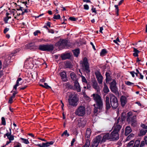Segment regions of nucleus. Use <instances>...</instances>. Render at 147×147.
Here are the masks:
<instances>
[{
    "label": "nucleus",
    "mask_w": 147,
    "mask_h": 147,
    "mask_svg": "<svg viewBox=\"0 0 147 147\" xmlns=\"http://www.w3.org/2000/svg\"><path fill=\"white\" fill-rule=\"evenodd\" d=\"M69 134L67 133V130H65L61 134V136L63 137H67L69 136Z\"/></svg>",
    "instance_id": "nucleus-37"
},
{
    "label": "nucleus",
    "mask_w": 147,
    "mask_h": 147,
    "mask_svg": "<svg viewBox=\"0 0 147 147\" xmlns=\"http://www.w3.org/2000/svg\"><path fill=\"white\" fill-rule=\"evenodd\" d=\"M74 86L76 89L77 91L78 92H80L81 91V88L79 85V84L78 81H76L74 82Z\"/></svg>",
    "instance_id": "nucleus-23"
},
{
    "label": "nucleus",
    "mask_w": 147,
    "mask_h": 147,
    "mask_svg": "<svg viewBox=\"0 0 147 147\" xmlns=\"http://www.w3.org/2000/svg\"><path fill=\"white\" fill-rule=\"evenodd\" d=\"M9 29L8 28H5L4 30V33L5 34L8 31H9Z\"/></svg>",
    "instance_id": "nucleus-62"
},
{
    "label": "nucleus",
    "mask_w": 147,
    "mask_h": 147,
    "mask_svg": "<svg viewBox=\"0 0 147 147\" xmlns=\"http://www.w3.org/2000/svg\"><path fill=\"white\" fill-rule=\"evenodd\" d=\"M75 141V139L74 138L72 139V141H71V146H73L74 144V143Z\"/></svg>",
    "instance_id": "nucleus-63"
},
{
    "label": "nucleus",
    "mask_w": 147,
    "mask_h": 147,
    "mask_svg": "<svg viewBox=\"0 0 147 147\" xmlns=\"http://www.w3.org/2000/svg\"><path fill=\"white\" fill-rule=\"evenodd\" d=\"M70 76L71 79L74 82L78 80L77 76L76 74L72 72L70 74Z\"/></svg>",
    "instance_id": "nucleus-25"
},
{
    "label": "nucleus",
    "mask_w": 147,
    "mask_h": 147,
    "mask_svg": "<svg viewBox=\"0 0 147 147\" xmlns=\"http://www.w3.org/2000/svg\"><path fill=\"white\" fill-rule=\"evenodd\" d=\"M87 84V89L90 90L91 88V85L90 84V83H86Z\"/></svg>",
    "instance_id": "nucleus-53"
},
{
    "label": "nucleus",
    "mask_w": 147,
    "mask_h": 147,
    "mask_svg": "<svg viewBox=\"0 0 147 147\" xmlns=\"http://www.w3.org/2000/svg\"><path fill=\"white\" fill-rule=\"evenodd\" d=\"M25 48L27 49L35 50L37 49V46L35 45L34 43L31 42L26 45Z\"/></svg>",
    "instance_id": "nucleus-16"
},
{
    "label": "nucleus",
    "mask_w": 147,
    "mask_h": 147,
    "mask_svg": "<svg viewBox=\"0 0 147 147\" xmlns=\"http://www.w3.org/2000/svg\"><path fill=\"white\" fill-rule=\"evenodd\" d=\"M60 16L59 14L57 15H54L53 18L57 20L60 19Z\"/></svg>",
    "instance_id": "nucleus-42"
},
{
    "label": "nucleus",
    "mask_w": 147,
    "mask_h": 147,
    "mask_svg": "<svg viewBox=\"0 0 147 147\" xmlns=\"http://www.w3.org/2000/svg\"><path fill=\"white\" fill-rule=\"evenodd\" d=\"M104 87L103 89V91L104 93H107L109 92V89L105 83L104 84Z\"/></svg>",
    "instance_id": "nucleus-29"
},
{
    "label": "nucleus",
    "mask_w": 147,
    "mask_h": 147,
    "mask_svg": "<svg viewBox=\"0 0 147 147\" xmlns=\"http://www.w3.org/2000/svg\"><path fill=\"white\" fill-rule=\"evenodd\" d=\"M44 88H50V87L48 86L47 83H44Z\"/></svg>",
    "instance_id": "nucleus-59"
},
{
    "label": "nucleus",
    "mask_w": 147,
    "mask_h": 147,
    "mask_svg": "<svg viewBox=\"0 0 147 147\" xmlns=\"http://www.w3.org/2000/svg\"><path fill=\"white\" fill-rule=\"evenodd\" d=\"M126 118L125 114L122 113L121 117H119L117 119L116 123H115L112 129H121L122 125L123 123Z\"/></svg>",
    "instance_id": "nucleus-2"
},
{
    "label": "nucleus",
    "mask_w": 147,
    "mask_h": 147,
    "mask_svg": "<svg viewBox=\"0 0 147 147\" xmlns=\"http://www.w3.org/2000/svg\"><path fill=\"white\" fill-rule=\"evenodd\" d=\"M81 77H82V81L83 82H84L86 83H87V81L85 77L83 76H82Z\"/></svg>",
    "instance_id": "nucleus-46"
},
{
    "label": "nucleus",
    "mask_w": 147,
    "mask_h": 147,
    "mask_svg": "<svg viewBox=\"0 0 147 147\" xmlns=\"http://www.w3.org/2000/svg\"><path fill=\"white\" fill-rule=\"evenodd\" d=\"M125 84L128 86H131L134 85V84L129 81H127L125 82Z\"/></svg>",
    "instance_id": "nucleus-49"
},
{
    "label": "nucleus",
    "mask_w": 147,
    "mask_h": 147,
    "mask_svg": "<svg viewBox=\"0 0 147 147\" xmlns=\"http://www.w3.org/2000/svg\"><path fill=\"white\" fill-rule=\"evenodd\" d=\"M95 74L98 83L99 84H101L102 82V76L99 72H95Z\"/></svg>",
    "instance_id": "nucleus-17"
},
{
    "label": "nucleus",
    "mask_w": 147,
    "mask_h": 147,
    "mask_svg": "<svg viewBox=\"0 0 147 147\" xmlns=\"http://www.w3.org/2000/svg\"><path fill=\"white\" fill-rule=\"evenodd\" d=\"M147 132V129H141L138 134L139 136L145 135Z\"/></svg>",
    "instance_id": "nucleus-27"
},
{
    "label": "nucleus",
    "mask_w": 147,
    "mask_h": 147,
    "mask_svg": "<svg viewBox=\"0 0 147 147\" xmlns=\"http://www.w3.org/2000/svg\"><path fill=\"white\" fill-rule=\"evenodd\" d=\"M115 11L116 14H117V15H118V12H119V9H118V5H115Z\"/></svg>",
    "instance_id": "nucleus-44"
},
{
    "label": "nucleus",
    "mask_w": 147,
    "mask_h": 147,
    "mask_svg": "<svg viewBox=\"0 0 147 147\" xmlns=\"http://www.w3.org/2000/svg\"><path fill=\"white\" fill-rule=\"evenodd\" d=\"M65 66L66 68L71 69L73 67V65L71 62L67 61L65 63Z\"/></svg>",
    "instance_id": "nucleus-24"
},
{
    "label": "nucleus",
    "mask_w": 147,
    "mask_h": 147,
    "mask_svg": "<svg viewBox=\"0 0 147 147\" xmlns=\"http://www.w3.org/2000/svg\"><path fill=\"white\" fill-rule=\"evenodd\" d=\"M131 113L129 112L127 114V121L128 122H131V125L134 127L136 125V116L134 115L132 117H130L131 115Z\"/></svg>",
    "instance_id": "nucleus-11"
},
{
    "label": "nucleus",
    "mask_w": 147,
    "mask_h": 147,
    "mask_svg": "<svg viewBox=\"0 0 147 147\" xmlns=\"http://www.w3.org/2000/svg\"><path fill=\"white\" fill-rule=\"evenodd\" d=\"M60 76L62 81L64 82H66L67 76L66 73L65 72L63 71L61 72L60 74Z\"/></svg>",
    "instance_id": "nucleus-22"
},
{
    "label": "nucleus",
    "mask_w": 147,
    "mask_h": 147,
    "mask_svg": "<svg viewBox=\"0 0 147 147\" xmlns=\"http://www.w3.org/2000/svg\"><path fill=\"white\" fill-rule=\"evenodd\" d=\"M13 98L11 97L10 98H9L8 102L9 103H11L13 101Z\"/></svg>",
    "instance_id": "nucleus-58"
},
{
    "label": "nucleus",
    "mask_w": 147,
    "mask_h": 147,
    "mask_svg": "<svg viewBox=\"0 0 147 147\" xmlns=\"http://www.w3.org/2000/svg\"><path fill=\"white\" fill-rule=\"evenodd\" d=\"M105 80H106V82H107L110 81V80H111L110 76L106 77V78Z\"/></svg>",
    "instance_id": "nucleus-52"
},
{
    "label": "nucleus",
    "mask_w": 147,
    "mask_h": 147,
    "mask_svg": "<svg viewBox=\"0 0 147 147\" xmlns=\"http://www.w3.org/2000/svg\"><path fill=\"white\" fill-rule=\"evenodd\" d=\"M39 49L43 51H52L54 49V46L52 44L42 45L39 46Z\"/></svg>",
    "instance_id": "nucleus-6"
},
{
    "label": "nucleus",
    "mask_w": 147,
    "mask_h": 147,
    "mask_svg": "<svg viewBox=\"0 0 147 147\" xmlns=\"http://www.w3.org/2000/svg\"><path fill=\"white\" fill-rule=\"evenodd\" d=\"M84 8L86 10H88L89 9V7L88 5L85 4L84 5Z\"/></svg>",
    "instance_id": "nucleus-54"
},
{
    "label": "nucleus",
    "mask_w": 147,
    "mask_h": 147,
    "mask_svg": "<svg viewBox=\"0 0 147 147\" xmlns=\"http://www.w3.org/2000/svg\"><path fill=\"white\" fill-rule=\"evenodd\" d=\"M91 82V85L93 88L96 90L97 92L99 91V87L96 80L95 79L93 80Z\"/></svg>",
    "instance_id": "nucleus-14"
},
{
    "label": "nucleus",
    "mask_w": 147,
    "mask_h": 147,
    "mask_svg": "<svg viewBox=\"0 0 147 147\" xmlns=\"http://www.w3.org/2000/svg\"><path fill=\"white\" fill-rule=\"evenodd\" d=\"M106 109L108 110L111 107L109 102V96H107L105 98Z\"/></svg>",
    "instance_id": "nucleus-18"
},
{
    "label": "nucleus",
    "mask_w": 147,
    "mask_h": 147,
    "mask_svg": "<svg viewBox=\"0 0 147 147\" xmlns=\"http://www.w3.org/2000/svg\"><path fill=\"white\" fill-rule=\"evenodd\" d=\"M91 133V129H87L86 132V137L87 138L90 137Z\"/></svg>",
    "instance_id": "nucleus-30"
},
{
    "label": "nucleus",
    "mask_w": 147,
    "mask_h": 147,
    "mask_svg": "<svg viewBox=\"0 0 147 147\" xmlns=\"http://www.w3.org/2000/svg\"><path fill=\"white\" fill-rule=\"evenodd\" d=\"M71 55L70 53H68L62 55L61 56L62 59L64 60L67 59H69L70 58Z\"/></svg>",
    "instance_id": "nucleus-21"
},
{
    "label": "nucleus",
    "mask_w": 147,
    "mask_h": 147,
    "mask_svg": "<svg viewBox=\"0 0 147 147\" xmlns=\"http://www.w3.org/2000/svg\"><path fill=\"white\" fill-rule=\"evenodd\" d=\"M145 145V142L144 141H142L140 145V147H142Z\"/></svg>",
    "instance_id": "nucleus-56"
},
{
    "label": "nucleus",
    "mask_w": 147,
    "mask_h": 147,
    "mask_svg": "<svg viewBox=\"0 0 147 147\" xmlns=\"http://www.w3.org/2000/svg\"><path fill=\"white\" fill-rule=\"evenodd\" d=\"M82 66L84 71L87 73H88L90 72V69L89 64L88 63L87 59L85 57L83 59V61L82 63Z\"/></svg>",
    "instance_id": "nucleus-10"
},
{
    "label": "nucleus",
    "mask_w": 147,
    "mask_h": 147,
    "mask_svg": "<svg viewBox=\"0 0 147 147\" xmlns=\"http://www.w3.org/2000/svg\"><path fill=\"white\" fill-rule=\"evenodd\" d=\"M91 10L92 11V12L96 13V9L95 8L92 7L91 9Z\"/></svg>",
    "instance_id": "nucleus-61"
},
{
    "label": "nucleus",
    "mask_w": 147,
    "mask_h": 147,
    "mask_svg": "<svg viewBox=\"0 0 147 147\" xmlns=\"http://www.w3.org/2000/svg\"><path fill=\"white\" fill-rule=\"evenodd\" d=\"M133 51L134 52L133 54L134 56L135 57H138V54L140 52V51L134 48Z\"/></svg>",
    "instance_id": "nucleus-31"
},
{
    "label": "nucleus",
    "mask_w": 147,
    "mask_h": 147,
    "mask_svg": "<svg viewBox=\"0 0 147 147\" xmlns=\"http://www.w3.org/2000/svg\"><path fill=\"white\" fill-rule=\"evenodd\" d=\"M20 140L22 141V142L24 144H28L29 142L28 139H24L23 138H21Z\"/></svg>",
    "instance_id": "nucleus-34"
},
{
    "label": "nucleus",
    "mask_w": 147,
    "mask_h": 147,
    "mask_svg": "<svg viewBox=\"0 0 147 147\" xmlns=\"http://www.w3.org/2000/svg\"><path fill=\"white\" fill-rule=\"evenodd\" d=\"M141 126L143 129H147V124H145L143 123H142L141 125Z\"/></svg>",
    "instance_id": "nucleus-50"
},
{
    "label": "nucleus",
    "mask_w": 147,
    "mask_h": 147,
    "mask_svg": "<svg viewBox=\"0 0 147 147\" xmlns=\"http://www.w3.org/2000/svg\"><path fill=\"white\" fill-rule=\"evenodd\" d=\"M22 80V79L20 78H19L16 81V84L13 86V90H16L17 87L21 84H19V82L21 81Z\"/></svg>",
    "instance_id": "nucleus-26"
},
{
    "label": "nucleus",
    "mask_w": 147,
    "mask_h": 147,
    "mask_svg": "<svg viewBox=\"0 0 147 147\" xmlns=\"http://www.w3.org/2000/svg\"><path fill=\"white\" fill-rule=\"evenodd\" d=\"M17 12V15L19 16H20V15H23L24 14V12L23 11H22V13H20V12Z\"/></svg>",
    "instance_id": "nucleus-60"
},
{
    "label": "nucleus",
    "mask_w": 147,
    "mask_h": 147,
    "mask_svg": "<svg viewBox=\"0 0 147 147\" xmlns=\"http://www.w3.org/2000/svg\"><path fill=\"white\" fill-rule=\"evenodd\" d=\"M120 129H114L110 135V141H114L118 140L119 138L118 132Z\"/></svg>",
    "instance_id": "nucleus-8"
},
{
    "label": "nucleus",
    "mask_w": 147,
    "mask_h": 147,
    "mask_svg": "<svg viewBox=\"0 0 147 147\" xmlns=\"http://www.w3.org/2000/svg\"><path fill=\"white\" fill-rule=\"evenodd\" d=\"M1 124L3 125H5L6 124V122L5 119L4 117H2L1 118Z\"/></svg>",
    "instance_id": "nucleus-41"
},
{
    "label": "nucleus",
    "mask_w": 147,
    "mask_h": 147,
    "mask_svg": "<svg viewBox=\"0 0 147 147\" xmlns=\"http://www.w3.org/2000/svg\"><path fill=\"white\" fill-rule=\"evenodd\" d=\"M86 109L84 106L80 105L76 110L75 112V114L80 117L83 116L85 114Z\"/></svg>",
    "instance_id": "nucleus-7"
},
{
    "label": "nucleus",
    "mask_w": 147,
    "mask_h": 147,
    "mask_svg": "<svg viewBox=\"0 0 147 147\" xmlns=\"http://www.w3.org/2000/svg\"><path fill=\"white\" fill-rule=\"evenodd\" d=\"M86 124V122L85 121L79 120L78 121V125L80 127L83 128Z\"/></svg>",
    "instance_id": "nucleus-19"
},
{
    "label": "nucleus",
    "mask_w": 147,
    "mask_h": 147,
    "mask_svg": "<svg viewBox=\"0 0 147 147\" xmlns=\"http://www.w3.org/2000/svg\"><path fill=\"white\" fill-rule=\"evenodd\" d=\"M11 130H7V133L4 135V137L5 138V136H7L8 139L10 141L13 140L14 139L13 136L11 134Z\"/></svg>",
    "instance_id": "nucleus-15"
},
{
    "label": "nucleus",
    "mask_w": 147,
    "mask_h": 147,
    "mask_svg": "<svg viewBox=\"0 0 147 147\" xmlns=\"http://www.w3.org/2000/svg\"><path fill=\"white\" fill-rule=\"evenodd\" d=\"M82 66L84 71L87 73H88L90 72V69L89 64L88 63L87 59L85 57L83 59V61L82 63Z\"/></svg>",
    "instance_id": "nucleus-9"
},
{
    "label": "nucleus",
    "mask_w": 147,
    "mask_h": 147,
    "mask_svg": "<svg viewBox=\"0 0 147 147\" xmlns=\"http://www.w3.org/2000/svg\"><path fill=\"white\" fill-rule=\"evenodd\" d=\"M107 53V51L105 49H102L100 52V55L103 56L105 55Z\"/></svg>",
    "instance_id": "nucleus-35"
},
{
    "label": "nucleus",
    "mask_w": 147,
    "mask_h": 147,
    "mask_svg": "<svg viewBox=\"0 0 147 147\" xmlns=\"http://www.w3.org/2000/svg\"><path fill=\"white\" fill-rule=\"evenodd\" d=\"M93 99L96 104L93 105L94 107L93 112L94 115H97L101 112L103 108V103L100 96L97 94H92Z\"/></svg>",
    "instance_id": "nucleus-1"
},
{
    "label": "nucleus",
    "mask_w": 147,
    "mask_h": 147,
    "mask_svg": "<svg viewBox=\"0 0 147 147\" xmlns=\"http://www.w3.org/2000/svg\"><path fill=\"white\" fill-rule=\"evenodd\" d=\"M140 143V140H137L134 143V146L137 147H138Z\"/></svg>",
    "instance_id": "nucleus-40"
},
{
    "label": "nucleus",
    "mask_w": 147,
    "mask_h": 147,
    "mask_svg": "<svg viewBox=\"0 0 147 147\" xmlns=\"http://www.w3.org/2000/svg\"><path fill=\"white\" fill-rule=\"evenodd\" d=\"M69 19L71 21H76L77 19L73 17H71L69 18Z\"/></svg>",
    "instance_id": "nucleus-48"
},
{
    "label": "nucleus",
    "mask_w": 147,
    "mask_h": 147,
    "mask_svg": "<svg viewBox=\"0 0 147 147\" xmlns=\"http://www.w3.org/2000/svg\"><path fill=\"white\" fill-rule=\"evenodd\" d=\"M40 33V32L39 30H37L34 32L33 34L34 36H36L38 34V33Z\"/></svg>",
    "instance_id": "nucleus-51"
},
{
    "label": "nucleus",
    "mask_w": 147,
    "mask_h": 147,
    "mask_svg": "<svg viewBox=\"0 0 147 147\" xmlns=\"http://www.w3.org/2000/svg\"><path fill=\"white\" fill-rule=\"evenodd\" d=\"M116 81L115 80H113V81L110 84V87H116Z\"/></svg>",
    "instance_id": "nucleus-36"
},
{
    "label": "nucleus",
    "mask_w": 147,
    "mask_h": 147,
    "mask_svg": "<svg viewBox=\"0 0 147 147\" xmlns=\"http://www.w3.org/2000/svg\"><path fill=\"white\" fill-rule=\"evenodd\" d=\"M90 141L88 139L86 140L85 144L82 147H89L90 145Z\"/></svg>",
    "instance_id": "nucleus-32"
},
{
    "label": "nucleus",
    "mask_w": 147,
    "mask_h": 147,
    "mask_svg": "<svg viewBox=\"0 0 147 147\" xmlns=\"http://www.w3.org/2000/svg\"><path fill=\"white\" fill-rule=\"evenodd\" d=\"M21 144L20 143H18L15 146L13 147H20Z\"/></svg>",
    "instance_id": "nucleus-64"
},
{
    "label": "nucleus",
    "mask_w": 147,
    "mask_h": 147,
    "mask_svg": "<svg viewBox=\"0 0 147 147\" xmlns=\"http://www.w3.org/2000/svg\"><path fill=\"white\" fill-rule=\"evenodd\" d=\"M126 98L123 96H121L120 98L121 104L122 106H124L126 103Z\"/></svg>",
    "instance_id": "nucleus-20"
},
{
    "label": "nucleus",
    "mask_w": 147,
    "mask_h": 147,
    "mask_svg": "<svg viewBox=\"0 0 147 147\" xmlns=\"http://www.w3.org/2000/svg\"><path fill=\"white\" fill-rule=\"evenodd\" d=\"M132 131L131 129H125V135L127 136Z\"/></svg>",
    "instance_id": "nucleus-38"
},
{
    "label": "nucleus",
    "mask_w": 147,
    "mask_h": 147,
    "mask_svg": "<svg viewBox=\"0 0 147 147\" xmlns=\"http://www.w3.org/2000/svg\"><path fill=\"white\" fill-rule=\"evenodd\" d=\"M56 45L58 46L60 49L67 48L71 46L70 42L67 40L64 39H60L56 43Z\"/></svg>",
    "instance_id": "nucleus-4"
},
{
    "label": "nucleus",
    "mask_w": 147,
    "mask_h": 147,
    "mask_svg": "<svg viewBox=\"0 0 147 147\" xmlns=\"http://www.w3.org/2000/svg\"><path fill=\"white\" fill-rule=\"evenodd\" d=\"M16 90H13L11 92H13L12 96H11L13 98H15L16 94L18 93V92Z\"/></svg>",
    "instance_id": "nucleus-43"
},
{
    "label": "nucleus",
    "mask_w": 147,
    "mask_h": 147,
    "mask_svg": "<svg viewBox=\"0 0 147 147\" xmlns=\"http://www.w3.org/2000/svg\"><path fill=\"white\" fill-rule=\"evenodd\" d=\"M129 72L133 77H135L134 74H135L136 76H138V73H136V72L134 71H130Z\"/></svg>",
    "instance_id": "nucleus-45"
},
{
    "label": "nucleus",
    "mask_w": 147,
    "mask_h": 147,
    "mask_svg": "<svg viewBox=\"0 0 147 147\" xmlns=\"http://www.w3.org/2000/svg\"><path fill=\"white\" fill-rule=\"evenodd\" d=\"M110 88L111 91L114 93H116L117 91L116 87H110Z\"/></svg>",
    "instance_id": "nucleus-39"
},
{
    "label": "nucleus",
    "mask_w": 147,
    "mask_h": 147,
    "mask_svg": "<svg viewBox=\"0 0 147 147\" xmlns=\"http://www.w3.org/2000/svg\"><path fill=\"white\" fill-rule=\"evenodd\" d=\"M38 41L40 42H47V40H45L43 39V38H41L39 39L38 40Z\"/></svg>",
    "instance_id": "nucleus-55"
},
{
    "label": "nucleus",
    "mask_w": 147,
    "mask_h": 147,
    "mask_svg": "<svg viewBox=\"0 0 147 147\" xmlns=\"http://www.w3.org/2000/svg\"><path fill=\"white\" fill-rule=\"evenodd\" d=\"M69 104L67 106L75 107L78 104L79 99L76 95H70L68 99Z\"/></svg>",
    "instance_id": "nucleus-3"
},
{
    "label": "nucleus",
    "mask_w": 147,
    "mask_h": 147,
    "mask_svg": "<svg viewBox=\"0 0 147 147\" xmlns=\"http://www.w3.org/2000/svg\"><path fill=\"white\" fill-rule=\"evenodd\" d=\"M100 142H101L100 136L98 135L97 136L94 140L92 147H97L98 145V144Z\"/></svg>",
    "instance_id": "nucleus-12"
},
{
    "label": "nucleus",
    "mask_w": 147,
    "mask_h": 147,
    "mask_svg": "<svg viewBox=\"0 0 147 147\" xmlns=\"http://www.w3.org/2000/svg\"><path fill=\"white\" fill-rule=\"evenodd\" d=\"M134 142V141L133 140L130 141L127 144L128 146L130 147L133 145Z\"/></svg>",
    "instance_id": "nucleus-47"
},
{
    "label": "nucleus",
    "mask_w": 147,
    "mask_h": 147,
    "mask_svg": "<svg viewBox=\"0 0 147 147\" xmlns=\"http://www.w3.org/2000/svg\"><path fill=\"white\" fill-rule=\"evenodd\" d=\"M100 136L101 143L105 142L107 140H109L110 141V137L109 133L106 134L104 135H99Z\"/></svg>",
    "instance_id": "nucleus-13"
},
{
    "label": "nucleus",
    "mask_w": 147,
    "mask_h": 147,
    "mask_svg": "<svg viewBox=\"0 0 147 147\" xmlns=\"http://www.w3.org/2000/svg\"><path fill=\"white\" fill-rule=\"evenodd\" d=\"M73 52L74 56L77 57L80 54V50L79 49H77L73 50Z\"/></svg>",
    "instance_id": "nucleus-28"
},
{
    "label": "nucleus",
    "mask_w": 147,
    "mask_h": 147,
    "mask_svg": "<svg viewBox=\"0 0 147 147\" xmlns=\"http://www.w3.org/2000/svg\"><path fill=\"white\" fill-rule=\"evenodd\" d=\"M8 17H6L4 18V21L5 23H8Z\"/></svg>",
    "instance_id": "nucleus-57"
},
{
    "label": "nucleus",
    "mask_w": 147,
    "mask_h": 147,
    "mask_svg": "<svg viewBox=\"0 0 147 147\" xmlns=\"http://www.w3.org/2000/svg\"><path fill=\"white\" fill-rule=\"evenodd\" d=\"M111 106L113 109H116L118 105L117 99L112 94H109Z\"/></svg>",
    "instance_id": "nucleus-5"
},
{
    "label": "nucleus",
    "mask_w": 147,
    "mask_h": 147,
    "mask_svg": "<svg viewBox=\"0 0 147 147\" xmlns=\"http://www.w3.org/2000/svg\"><path fill=\"white\" fill-rule=\"evenodd\" d=\"M53 141H51L50 142H47L45 143H43V145L44 146V147H47L50 145L53 144Z\"/></svg>",
    "instance_id": "nucleus-33"
}]
</instances>
